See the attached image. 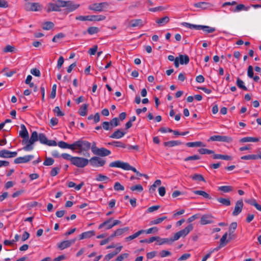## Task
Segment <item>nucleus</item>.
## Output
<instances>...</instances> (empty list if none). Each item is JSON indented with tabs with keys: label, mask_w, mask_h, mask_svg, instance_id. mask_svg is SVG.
<instances>
[{
	"label": "nucleus",
	"mask_w": 261,
	"mask_h": 261,
	"mask_svg": "<svg viewBox=\"0 0 261 261\" xmlns=\"http://www.w3.org/2000/svg\"><path fill=\"white\" fill-rule=\"evenodd\" d=\"M106 16L102 15H87V16H77L75 17V19L80 21H98L103 20L106 19Z\"/></svg>",
	"instance_id": "f257e3e1"
},
{
	"label": "nucleus",
	"mask_w": 261,
	"mask_h": 261,
	"mask_svg": "<svg viewBox=\"0 0 261 261\" xmlns=\"http://www.w3.org/2000/svg\"><path fill=\"white\" fill-rule=\"evenodd\" d=\"M74 150L79 149L81 151H88L91 148V143L88 141L83 140V139H79V140L74 142Z\"/></svg>",
	"instance_id": "f03ea898"
},
{
	"label": "nucleus",
	"mask_w": 261,
	"mask_h": 261,
	"mask_svg": "<svg viewBox=\"0 0 261 261\" xmlns=\"http://www.w3.org/2000/svg\"><path fill=\"white\" fill-rule=\"evenodd\" d=\"M193 226L192 224L188 225L184 229L176 232L172 238V241H176L180 237H186L191 231L193 230Z\"/></svg>",
	"instance_id": "7ed1b4c3"
},
{
	"label": "nucleus",
	"mask_w": 261,
	"mask_h": 261,
	"mask_svg": "<svg viewBox=\"0 0 261 261\" xmlns=\"http://www.w3.org/2000/svg\"><path fill=\"white\" fill-rule=\"evenodd\" d=\"M66 3L64 1L58 0L55 3H49L48 5L47 12L60 11L61 7H64Z\"/></svg>",
	"instance_id": "20e7f679"
},
{
	"label": "nucleus",
	"mask_w": 261,
	"mask_h": 261,
	"mask_svg": "<svg viewBox=\"0 0 261 261\" xmlns=\"http://www.w3.org/2000/svg\"><path fill=\"white\" fill-rule=\"evenodd\" d=\"M89 163V160L82 157L74 156L72 164L79 167L84 168Z\"/></svg>",
	"instance_id": "39448f33"
},
{
	"label": "nucleus",
	"mask_w": 261,
	"mask_h": 261,
	"mask_svg": "<svg viewBox=\"0 0 261 261\" xmlns=\"http://www.w3.org/2000/svg\"><path fill=\"white\" fill-rule=\"evenodd\" d=\"M89 163L90 165L94 167H102L103 166L106 161L98 156H93L89 160Z\"/></svg>",
	"instance_id": "423d86ee"
},
{
	"label": "nucleus",
	"mask_w": 261,
	"mask_h": 261,
	"mask_svg": "<svg viewBox=\"0 0 261 261\" xmlns=\"http://www.w3.org/2000/svg\"><path fill=\"white\" fill-rule=\"evenodd\" d=\"M109 4L107 2H102L100 3H94L90 5L88 9L90 10L96 12H102L103 8H106L108 7Z\"/></svg>",
	"instance_id": "0eeeda50"
},
{
	"label": "nucleus",
	"mask_w": 261,
	"mask_h": 261,
	"mask_svg": "<svg viewBox=\"0 0 261 261\" xmlns=\"http://www.w3.org/2000/svg\"><path fill=\"white\" fill-rule=\"evenodd\" d=\"M219 141V142H223L230 143L232 142V139L231 137L226 136H220V135H214L211 136L208 141Z\"/></svg>",
	"instance_id": "6e6552de"
},
{
	"label": "nucleus",
	"mask_w": 261,
	"mask_h": 261,
	"mask_svg": "<svg viewBox=\"0 0 261 261\" xmlns=\"http://www.w3.org/2000/svg\"><path fill=\"white\" fill-rule=\"evenodd\" d=\"M110 167L120 168L125 170H128L130 165L126 162H123L121 161L118 160L111 162L109 164Z\"/></svg>",
	"instance_id": "1a4fd4ad"
},
{
	"label": "nucleus",
	"mask_w": 261,
	"mask_h": 261,
	"mask_svg": "<svg viewBox=\"0 0 261 261\" xmlns=\"http://www.w3.org/2000/svg\"><path fill=\"white\" fill-rule=\"evenodd\" d=\"M213 216L211 214H205L201 216L200 224L204 225L214 223Z\"/></svg>",
	"instance_id": "9d476101"
},
{
	"label": "nucleus",
	"mask_w": 261,
	"mask_h": 261,
	"mask_svg": "<svg viewBox=\"0 0 261 261\" xmlns=\"http://www.w3.org/2000/svg\"><path fill=\"white\" fill-rule=\"evenodd\" d=\"M243 202L242 199L238 200L236 203V205L232 215L233 216H238L241 212L243 207Z\"/></svg>",
	"instance_id": "9b49d317"
},
{
	"label": "nucleus",
	"mask_w": 261,
	"mask_h": 261,
	"mask_svg": "<svg viewBox=\"0 0 261 261\" xmlns=\"http://www.w3.org/2000/svg\"><path fill=\"white\" fill-rule=\"evenodd\" d=\"M34 157L33 155H27L22 157H18L14 160V163L15 164L26 163L32 160Z\"/></svg>",
	"instance_id": "f8f14e48"
},
{
	"label": "nucleus",
	"mask_w": 261,
	"mask_h": 261,
	"mask_svg": "<svg viewBox=\"0 0 261 261\" xmlns=\"http://www.w3.org/2000/svg\"><path fill=\"white\" fill-rule=\"evenodd\" d=\"M41 6L39 3H29L25 6V9L27 10L38 11L40 10Z\"/></svg>",
	"instance_id": "ddd939ff"
},
{
	"label": "nucleus",
	"mask_w": 261,
	"mask_h": 261,
	"mask_svg": "<svg viewBox=\"0 0 261 261\" xmlns=\"http://www.w3.org/2000/svg\"><path fill=\"white\" fill-rule=\"evenodd\" d=\"M113 220L112 218H110L104 221L103 223H101L99 226L98 229H102L103 227H105V229L108 230L111 229L113 227L112 220Z\"/></svg>",
	"instance_id": "4468645a"
},
{
	"label": "nucleus",
	"mask_w": 261,
	"mask_h": 261,
	"mask_svg": "<svg viewBox=\"0 0 261 261\" xmlns=\"http://www.w3.org/2000/svg\"><path fill=\"white\" fill-rule=\"evenodd\" d=\"M66 3L64 7H66V10L68 12H72L76 10L79 6V5L74 4L71 1H65Z\"/></svg>",
	"instance_id": "2eb2a0df"
},
{
	"label": "nucleus",
	"mask_w": 261,
	"mask_h": 261,
	"mask_svg": "<svg viewBox=\"0 0 261 261\" xmlns=\"http://www.w3.org/2000/svg\"><path fill=\"white\" fill-rule=\"evenodd\" d=\"M143 25V21L141 19H132L129 22V27H141Z\"/></svg>",
	"instance_id": "dca6fc26"
},
{
	"label": "nucleus",
	"mask_w": 261,
	"mask_h": 261,
	"mask_svg": "<svg viewBox=\"0 0 261 261\" xmlns=\"http://www.w3.org/2000/svg\"><path fill=\"white\" fill-rule=\"evenodd\" d=\"M125 134V132H122L121 129H118L115 131L110 136V137L113 139H120L123 137Z\"/></svg>",
	"instance_id": "f3484780"
},
{
	"label": "nucleus",
	"mask_w": 261,
	"mask_h": 261,
	"mask_svg": "<svg viewBox=\"0 0 261 261\" xmlns=\"http://www.w3.org/2000/svg\"><path fill=\"white\" fill-rule=\"evenodd\" d=\"M176 58L178 59L179 62L181 65H187L190 61L189 57L187 55H179Z\"/></svg>",
	"instance_id": "a211bd4d"
},
{
	"label": "nucleus",
	"mask_w": 261,
	"mask_h": 261,
	"mask_svg": "<svg viewBox=\"0 0 261 261\" xmlns=\"http://www.w3.org/2000/svg\"><path fill=\"white\" fill-rule=\"evenodd\" d=\"M58 145L61 148L63 149H66L68 148L72 150H74V143L71 144H69L67 143L64 142L63 141H61L58 142Z\"/></svg>",
	"instance_id": "6ab92c4d"
},
{
	"label": "nucleus",
	"mask_w": 261,
	"mask_h": 261,
	"mask_svg": "<svg viewBox=\"0 0 261 261\" xmlns=\"http://www.w3.org/2000/svg\"><path fill=\"white\" fill-rule=\"evenodd\" d=\"M95 234V231L94 230H90L83 232L79 235V240L91 238V237L94 236Z\"/></svg>",
	"instance_id": "aec40b11"
},
{
	"label": "nucleus",
	"mask_w": 261,
	"mask_h": 261,
	"mask_svg": "<svg viewBox=\"0 0 261 261\" xmlns=\"http://www.w3.org/2000/svg\"><path fill=\"white\" fill-rule=\"evenodd\" d=\"M194 6L196 8H200L204 10L208 9L212 6L210 3L206 2H199L194 4Z\"/></svg>",
	"instance_id": "412c9836"
},
{
	"label": "nucleus",
	"mask_w": 261,
	"mask_h": 261,
	"mask_svg": "<svg viewBox=\"0 0 261 261\" xmlns=\"http://www.w3.org/2000/svg\"><path fill=\"white\" fill-rule=\"evenodd\" d=\"M111 153V152L110 150L103 148L101 147L99 149L97 150V155L100 156H106L110 155Z\"/></svg>",
	"instance_id": "4be33fe9"
},
{
	"label": "nucleus",
	"mask_w": 261,
	"mask_h": 261,
	"mask_svg": "<svg viewBox=\"0 0 261 261\" xmlns=\"http://www.w3.org/2000/svg\"><path fill=\"white\" fill-rule=\"evenodd\" d=\"M213 158L214 159H222L226 161H230L232 160V158L228 155H223L220 154H214L213 155Z\"/></svg>",
	"instance_id": "5701e85b"
},
{
	"label": "nucleus",
	"mask_w": 261,
	"mask_h": 261,
	"mask_svg": "<svg viewBox=\"0 0 261 261\" xmlns=\"http://www.w3.org/2000/svg\"><path fill=\"white\" fill-rule=\"evenodd\" d=\"M181 25L186 28H189L191 29H195L196 30H200L201 29V26H202V25L193 24H191L190 23H188V22H182L181 23Z\"/></svg>",
	"instance_id": "b1692460"
},
{
	"label": "nucleus",
	"mask_w": 261,
	"mask_h": 261,
	"mask_svg": "<svg viewBox=\"0 0 261 261\" xmlns=\"http://www.w3.org/2000/svg\"><path fill=\"white\" fill-rule=\"evenodd\" d=\"M182 144V143L181 142L179 141H177V140L174 141V140H173V141H167V142H165L164 143V145L165 146L171 147H173V146H177V145H181Z\"/></svg>",
	"instance_id": "393cba45"
},
{
	"label": "nucleus",
	"mask_w": 261,
	"mask_h": 261,
	"mask_svg": "<svg viewBox=\"0 0 261 261\" xmlns=\"http://www.w3.org/2000/svg\"><path fill=\"white\" fill-rule=\"evenodd\" d=\"M186 146L189 147H205L206 145L203 144L202 142L197 141L194 142H188L186 143Z\"/></svg>",
	"instance_id": "a878e982"
},
{
	"label": "nucleus",
	"mask_w": 261,
	"mask_h": 261,
	"mask_svg": "<svg viewBox=\"0 0 261 261\" xmlns=\"http://www.w3.org/2000/svg\"><path fill=\"white\" fill-rule=\"evenodd\" d=\"M108 145L114 146L116 147H120L125 148L126 147V145L120 141H113L111 142H109Z\"/></svg>",
	"instance_id": "bb28decb"
},
{
	"label": "nucleus",
	"mask_w": 261,
	"mask_h": 261,
	"mask_svg": "<svg viewBox=\"0 0 261 261\" xmlns=\"http://www.w3.org/2000/svg\"><path fill=\"white\" fill-rule=\"evenodd\" d=\"M70 246L68 240L62 241L57 244V247L61 250L69 247Z\"/></svg>",
	"instance_id": "cd10ccee"
},
{
	"label": "nucleus",
	"mask_w": 261,
	"mask_h": 261,
	"mask_svg": "<svg viewBox=\"0 0 261 261\" xmlns=\"http://www.w3.org/2000/svg\"><path fill=\"white\" fill-rule=\"evenodd\" d=\"M217 201L224 206H229L231 205V201L229 198H224L219 197L217 198Z\"/></svg>",
	"instance_id": "c85d7f7f"
},
{
	"label": "nucleus",
	"mask_w": 261,
	"mask_h": 261,
	"mask_svg": "<svg viewBox=\"0 0 261 261\" xmlns=\"http://www.w3.org/2000/svg\"><path fill=\"white\" fill-rule=\"evenodd\" d=\"M33 140L28 139V144L22 148V149L25 151H31L34 148L33 146V144L35 143Z\"/></svg>",
	"instance_id": "c756f323"
},
{
	"label": "nucleus",
	"mask_w": 261,
	"mask_h": 261,
	"mask_svg": "<svg viewBox=\"0 0 261 261\" xmlns=\"http://www.w3.org/2000/svg\"><path fill=\"white\" fill-rule=\"evenodd\" d=\"M88 105L84 103L79 109V113L82 116H84L87 115V108Z\"/></svg>",
	"instance_id": "7c9ffc66"
},
{
	"label": "nucleus",
	"mask_w": 261,
	"mask_h": 261,
	"mask_svg": "<svg viewBox=\"0 0 261 261\" xmlns=\"http://www.w3.org/2000/svg\"><path fill=\"white\" fill-rule=\"evenodd\" d=\"M259 141V139L258 138L251 137H247L242 138L240 142H256Z\"/></svg>",
	"instance_id": "2f4dec72"
},
{
	"label": "nucleus",
	"mask_w": 261,
	"mask_h": 261,
	"mask_svg": "<svg viewBox=\"0 0 261 261\" xmlns=\"http://www.w3.org/2000/svg\"><path fill=\"white\" fill-rule=\"evenodd\" d=\"M169 17L168 16H165L162 18L157 19L156 22L160 25L162 26L167 24L169 21Z\"/></svg>",
	"instance_id": "473e14b6"
},
{
	"label": "nucleus",
	"mask_w": 261,
	"mask_h": 261,
	"mask_svg": "<svg viewBox=\"0 0 261 261\" xmlns=\"http://www.w3.org/2000/svg\"><path fill=\"white\" fill-rule=\"evenodd\" d=\"M237 222H232L230 226H229V240H231L232 239V237H231V234L232 233H233V232L234 231V230H236V229L237 228Z\"/></svg>",
	"instance_id": "72a5a7b5"
},
{
	"label": "nucleus",
	"mask_w": 261,
	"mask_h": 261,
	"mask_svg": "<svg viewBox=\"0 0 261 261\" xmlns=\"http://www.w3.org/2000/svg\"><path fill=\"white\" fill-rule=\"evenodd\" d=\"M193 193L196 195H201L206 199H211L212 198L211 196L208 194H207L206 192L203 191L196 190L194 191Z\"/></svg>",
	"instance_id": "f704fd0d"
},
{
	"label": "nucleus",
	"mask_w": 261,
	"mask_h": 261,
	"mask_svg": "<svg viewBox=\"0 0 261 261\" xmlns=\"http://www.w3.org/2000/svg\"><path fill=\"white\" fill-rule=\"evenodd\" d=\"M218 190L224 193H228L233 190V188L229 186H223L218 188Z\"/></svg>",
	"instance_id": "c9c22d12"
},
{
	"label": "nucleus",
	"mask_w": 261,
	"mask_h": 261,
	"mask_svg": "<svg viewBox=\"0 0 261 261\" xmlns=\"http://www.w3.org/2000/svg\"><path fill=\"white\" fill-rule=\"evenodd\" d=\"M190 177L193 180L195 181H202L205 182V180L204 179L203 176L200 174H194L193 175L191 176Z\"/></svg>",
	"instance_id": "e433bc0d"
},
{
	"label": "nucleus",
	"mask_w": 261,
	"mask_h": 261,
	"mask_svg": "<svg viewBox=\"0 0 261 261\" xmlns=\"http://www.w3.org/2000/svg\"><path fill=\"white\" fill-rule=\"evenodd\" d=\"M249 8H250L249 6L246 7L243 4H239L236 6V8L234 9V10L233 11L234 12H236L240 11L241 10L248 11L249 9Z\"/></svg>",
	"instance_id": "4c0bfd02"
},
{
	"label": "nucleus",
	"mask_w": 261,
	"mask_h": 261,
	"mask_svg": "<svg viewBox=\"0 0 261 261\" xmlns=\"http://www.w3.org/2000/svg\"><path fill=\"white\" fill-rule=\"evenodd\" d=\"M236 84L239 88L248 91V88L244 85V82L239 77L237 79Z\"/></svg>",
	"instance_id": "58836bf2"
},
{
	"label": "nucleus",
	"mask_w": 261,
	"mask_h": 261,
	"mask_svg": "<svg viewBox=\"0 0 261 261\" xmlns=\"http://www.w3.org/2000/svg\"><path fill=\"white\" fill-rule=\"evenodd\" d=\"M99 32V29L97 27H90L87 29V32L90 35H93Z\"/></svg>",
	"instance_id": "ea45409f"
},
{
	"label": "nucleus",
	"mask_w": 261,
	"mask_h": 261,
	"mask_svg": "<svg viewBox=\"0 0 261 261\" xmlns=\"http://www.w3.org/2000/svg\"><path fill=\"white\" fill-rule=\"evenodd\" d=\"M172 238H171L170 239L169 238H163L162 239L160 238V239H159V241H158L159 242V245H161L164 244H171L174 241H172Z\"/></svg>",
	"instance_id": "a19ab883"
},
{
	"label": "nucleus",
	"mask_w": 261,
	"mask_h": 261,
	"mask_svg": "<svg viewBox=\"0 0 261 261\" xmlns=\"http://www.w3.org/2000/svg\"><path fill=\"white\" fill-rule=\"evenodd\" d=\"M201 30H202L204 32L206 33H213L215 31L216 29L215 28H212L207 25H203L201 26Z\"/></svg>",
	"instance_id": "79ce46f5"
},
{
	"label": "nucleus",
	"mask_w": 261,
	"mask_h": 261,
	"mask_svg": "<svg viewBox=\"0 0 261 261\" xmlns=\"http://www.w3.org/2000/svg\"><path fill=\"white\" fill-rule=\"evenodd\" d=\"M227 235V233L226 232L223 235V236L221 238L220 241V245H221V246L224 247L230 240L229 239L228 240H226Z\"/></svg>",
	"instance_id": "37998d69"
},
{
	"label": "nucleus",
	"mask_w": 261,
	"mask_h": 261,
	"mask_svg": "<svg viewBox=\"0 0 261 261\" xmlns=\"http://www.w3.org/2000/svg\"><path fill=\"white\" fill-rule=\"evenodd\" d=\"M241 159L242 160H256L259 159V154H249L247 155L242 156Z\"/></svg>",
	"instance_id": "c03bdc74"
},
{
	"label": "nucleus",
	"mask_w": 261,
	"mask_h": 261,
	"mask_svg": "<svg viewBox=\"0 0 261 261\" xmlns=\"http://www.w3.org/2000/svg\"><path fill=\"white\" fill-rule=\"evenodd\" d=\"M54 26L53 22L51 21H46L43 24L42 29L44 30H49L52 29Z\"/></svg>",
	"instance_id": "a18cd8bd"
},
{
	"label": "nucleus",
	"mask_w": 261,
	"mask_h": 261,
	"mask_svg": "<svg viewBox=\"0 0 261 261\" xmlns=\"http://www.w3.org/2000/svg\"><path fill=\"white\" fill-rule=\"evenodd\" d=\"M39 141L41 144L46 145L48 139L44 134L40 133L39 135Z\"/></svg>",
	"instance_id": "49530a36"
},
{
	"label": "nucleus",
	"mask_w": 261,
	"mask_h": 261,
	"mask_svg": "<svg viewBox=\"0 0 261 261\" xmlns=\"http://www.w3.org/2000/svg\"><path fill=\"white\" fill-rule=\"evenodd\" d=\"M0 158H10V151L7 149H3L1 150Z\"/></svg>",
	"instance_id": "de8ad7c7"
},
{
	"label": "nucleus",
	"mask_w": 261,
	"mask_h": 261,
	"mask_svg": "<svg viewBox=\"0 0 261 261\" xmlns=\"http://www.w3.org/2000/svg\"><path fill=\"white\" fill-rule=\"evenodd\" d=\"M198 152L199 153L201 154H213L214 155L215 152L213 150H210L206 148H200L198 150Z\"/></svg>",
	"instance_id": "09e8293b"
},
{
	"label": "nucleus",
	"mask_w": 261,
	"mask_h": 261,
	"mask_svg": "<svg viewBox=\"0 0 261 261\" xmlns=\"http://www.w3.org/2000/svg\"><path fill=\"white\" fill-rule=\"evenodd\" d=\"M96 180L99 181H106V182H107L108 181L110 180V179L108 176L106 175H103L101 174H99L97 175L96 177Z\"/></svg>",
	"instance_id": "8fccbe9b"
},
{
	"label": "nucleus",
	"mask_w": 261,
	"mask_h": 261,
	"mask_svg": "<svg viewBox=\"0 0 261 261\" xmlns=\"http://www.w3.org/2000/svg\"><path fill=\"white\" fill-rule=\"evenodd\" d=\"M102 127L106 130H112L113 128L111 126L110 122L104 121L102 123Z\"/></svg>",
	"instance_id": "3c124183"
},
{
	"label": "nucleus",
	"mask_w": 261,
	"mask_h": 261,
	"mask_svg": "<svg viewBox=\"0 0 261 261\" xmlns=\"http://www.w3.org/2000/svg\"><path fill=\"white\" fill-rule=\"evenodd\" d=\"M54 160L51 158L46 157L45 160L43 162V165L44 166H51L54 163Z\"/></svg>",
	"instance_id": "603ef678"
},
{
	"label": "nucleus",
	"mask_w": 261,
	"mask_h": 261,
	"mask_svg": "<svg viewBox=\"0 0 261 261\" xmlns=\"http://www.w3.org/2000/svg\"><path fill=\"white\" fill-rule=\"evenodd\" d=\"M110 122L111 123V126L112 127V128L118 126L120 124L119 118L117 117L113 118Z\"/></svg>",
	"instance_id": "864d4df0"
},
{
	"label": "nucleus",
	"mask_w": 261,
	"mask_h": 261,
	"mask_svg": "<svg viewBox=\"0 0 261 261\" xmlns=\"http://www.w3.org/2000/svg\"><path fill=\"white\" fill-rule=\"evenodd\" d=\"M200 156L199 155L195 154L194 155L189 156L184 159L185 162L192 160H198L200 159Z\"/></svg>",
	"instance_id": "5fc2aeb1"
},
{
	"label": "nucleus",
	"mask_w": 261,
	"mask_h": 261,
	"mask_svg": "<svg viewBox=\"0 0 261 261\" xmlns=\"http://www.w3.org/2000/svg\"><path fill=\"white\" fill-rule=\"evenodd\" d=\"M130 189L132 191H138L139 192H141L143 190V187L141 185H139V184L131 187L130 188Z\"/></svg>",
	"instance_id": "6e6d98bb"
},
{
	"label": "nucleus",
	"mask_w": 261,
	"mask_h": 261,
	"mask_svg": "<svg viewBox=\"0 0 261 261\" xmlns=\"http://www.w3.org/2000/svg\"><path fill=\"white\" fill-rule=\"evenodd\" d=\"M61 156L65 160L70 161L71 163H72L74 158V156H72L71 155L66 153H62L61 155Z\"/></svg>",
	"instance_id": "4d7b16f0"
},
{
	"label": "nucleus",
	"mask_w": 261,
	"mask_h": 261,
	"mask_svg": "<svg viewBox=\"0 0 261 261\" xmlns=\"http://www.w3.org/2000/svg\"><path fill=\"white\" fill-rule=\"evenodd\" d=\"M128 256V253H122L119 255L118 256H117V257L115 259V261H122L124 259L127 258Z\"/></svg>",
	"instance_id": "13d9d810"
},
{
	"label": "nucleus",
	"mask_w": 261,
	"mask_h": 261,
	"mask_svg": "<svg viewBox=\"0 0 261 261\" xmlns=\"http://www.w3.org/2000/svg\"><path fill=\"white\" fill-rule=\"evenodd\" d=\"M114 189L115 191H123L124 190V187L122 186L119 182H115L114 186Z\"/></svg>",
	"instance_id": "bf43d9fd"
},
{
	"label": "nucleus",
	"mask_w": 261,
	"mask_h": 261,
	"mask_svg": "<svg viewBox=\"0 0 261 261\" xmlns=\"http://www.w3.org/2000/svg\"><path fill=\"white\" fill-rule=\"evenodd\" d=\"M53 111L56 114L57 116H63L64 115V113L62 112L60 110V109L59 107H56L53 110Z\"/></svg>",
	"instance_id": "052dcab7"
},
{
	"label": "nucleus",
	"mask_w": 261,
	"mask_h": 261,
	"mask_svg": "<svg viewBox=\"0 0 261 261\" xmlns=\"http://www.w3.org/2000/svg\"><path fill=\"white\" fill-rule=\"evenodd\" d=\"M56 90H57V85H56V84H54V85H53V86L52 87L51 93L50 94V98L54 99L56 97Z\"/></svg>",
	"instance_id": "680f3d73"
},
{
	"label": "nucleus",
	"mask_w": 261,
	"mask_h": 261,
	"mask_svg": "<svg viewBox=\"0 0 261 261\" xmlns=\"http://www.w3.org/2000/svg\"><path fill=\"white\" fill-rule=\"evenodd\" d=\"M60 170V168L58 167H54V168H52V169L50 172V175L51 176H55L59 173Z\"/></svg>",
	"instance_id": "e2e57ef3"
},
{
	"label": "nucleus",
	"mask_w": 261,
	"mask_h": 261,
	"mask_svg": "<svg viewBox=\"0 0 261 261\" xmlns=\"http://www.w3.org/2000/svg\"><path fill=\"white\" fill-rule=\"evenodd\" d=\"M30 139L34 142H36L39 140V135L36 131H34L31 134Z\"/></svg>",
	"instance_id": "0e129e2a"
},
{
	"label": "nucleus",
	"mask_w": 261,
	"mask_h": 261,
	"mask_svg": "<svg viewBox=\"0 0 261 261\" xmlns=\"http://www.w3.org/2000/svg\"><path fill=\"white\" fill-rule=\"evenodd\" d=\"M159 254L161 257H165L170 255L171 253L168 250H163L160 252Z\"/></svg>",
	"instance_id": "69168bd1"
},
{
	"label": "nucleus",
	"mask_w": 261,
	"mask_h": 261,
	"mask_svg": "<svg viewBox=\"0 0 261 261\" xmlns=\"http://www.w3.org/2000/svg\"><path fill=\"white\" fill-rule=\"evenodd\" d=\"M31 73L37 76V77H40V75H41V73H40V71L39 69H37V68H33L31 70Z\"/></svg>",
	"instance_id": "338daca9"
},
{
	"label": "nucleus",
	"mask_w": 261,
	"mask_h": 261,
	"mask_svg": "<svg viewBox=\"0 0 261 261\" xmlns=\"http://www.w3.org/2000/svg\"><path fill=\"white\" fill-rule=\"evenodd\" d=\"M97 48L98 46L97 45H94L93 47L89 49L88 53L91 55H94L97 50Z\"/></svg>",
	"instance_id": "774afa93"
}]
</instances>
